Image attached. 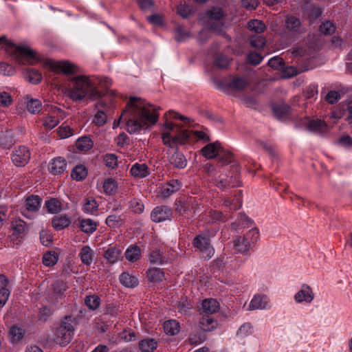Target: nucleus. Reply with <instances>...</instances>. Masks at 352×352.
Instances as JSON below:
<instances>
[{
	"label": "nucleus",
	"instance_id": "f257e3e1",
	"mask_svg": "<svg viewBox=\"0 0 352 352\" xmlns=\"http://www.w3.org/2000/svg\"><path fill=\"white\" fill-rule=\"evenodd\" d=\"M159 109L160 107L140 98L132 96L120 116V120H123L126 122V131L129 133H137L141 129H146L157 122Z\"/></svg>",
	"mask_w": 352,
	"mask_h": 352
},
{
	"label": "nucleus",
	"instance_id": "f03ea898",
	"mask_svg": "<svg viewBox=\"0 0 352 352\" xmlns=\"http://www.w3.org/2000/svg\"><path fill=\"white\" fill-rule=\"evenodd\" d=\"M71 81L73 87L69 95L74 100H82L85 98L96 100L102 96V93L96 87V79L81 75L73 77Z\"/></svg>",
	"mask_w": 352,
	"mask_h": 352
},
{
	"label": "nucleus",
	"instance_id": "7ed1b4c3",
	"mask_svg": "<svg viewBox=\"0 0 352 352\" xmlns=\"http://www.w3.org/2000/svg\"><path fill=\"white\" fill-rule=\"evenodd\" d=\"M0 47L5 48L19 65H34L39 60L36 51L28 45H15L8 41L5 36L0 38Z\"/></svg>",
	"mask_w": 352,
	"mask_h": 352
},
{
	"label": "nucleus",
	"instance_id": "20e7f679",
	"mask_svg": "<svg viewBox=\"0 0 352 352\" xmlns=\"http://www.w3.org/2000/svg\"><path fill=\"white\" fill-rule=\"evenodd\" d=\"M74 322L75 318L72 316H67L64 318L54 333V340L56 344L64 346L71 342L74 335Z\"/></svg>",
	"mask_w": 352,
	"mask_h": 352
},
{
	"label": "nucleus",
	"instance_id": "39448f33",
	"mask_svg": "<svg viewBox=\"0 0 352 352\" xmlns=\"http://www.w3.org/2000/svg\"><path fill=\"white\" fill-rule=\"evenodd\" d=\"M259 236L258 230L252 228L245 234L236 236L233 241V244L238 252L245 253L256 245Z\"/></svg>",
	"mask_w": 352,
	"mask_h": 352
},
{
	"label": "nucleus",
	"instance_id": "423d86ee",
	"mask_svg": "<svg viewBox=\"0 0 352 352\" xmlns=\"http://www.w3.org/2000/svg\"><path fill=\"white\" fill-rule=\"evenodd\" d=\"M206 15L208 18V24L210 26V30L216 34L226 35L223 32L224 14L222 9L218 7H214L207 11Z\"/></svg>",
	"mask_w": 352,
	"mask_h": 352
},
{
	"label": "nucleus",
	"instance_id": "0eeeda50",
	"mask_svg": "<svg viewBox=\"0 0 352 352\" xmlns=\"http://www.w3.org/2000/svg\"><path fill=\"white\" fill-rule=\"evenodd\" d=\"M214 184L221 189H226L229 187H238L241 185L240 181V170L237 165L232 166V175H220L216 178L214 182Z\"/></svg>",
	"mask_w": 352,
	"mask_h": 352
},
{
	"label": "nucleus",
	"instance_id": "6e6552de",
	"mask_svg": "<svg viewBox=\"0 0 352 352\" xmlns=\"http://www.w3.org/2000/svg\"><path fill=\"white\" fill-rule=\"evenodd\" d=\"M193 245L201 252V256L204 259L209 260L213 256L214 249L210 245L209 238L205 235L200 234L195 237Z\"/></svg>",
	"mask_w": 352,
	"mask_h": 352
},
{
	"label": "nucleus",
	"instance_id": "1a4fd4ad",
	"mask_svg": "<svg viewBox=\"0 0 352 352\" xmlns=\"http://www.w3.org/2000/svg\"><path fill=\"white\" fill-rule=\"evenodd\" d=\"M191 134V131L183 130L177 135L172 137L170 133L165 132L162 134L163 143L169 147H172V146H174L177 144H183L189 139Z\"/></svg>",
	"mask_w": 352,
	"mask_h": 352
},
{
	"label": "nucleus",
	"instance_id": "9d476101",
	"mask_svg": "<svg viewBox=\"0 0 352 352\" xmlns=\"http://www.w3.org/2000/svg\"><path fill=\"white\" fill-rule=\"evenodd\" d=\"M302 32L300 19L293 16H287L285 20L283 34L285 36H294Z\"/></svg>",
	"mask_w": 352,
	"mask_h": 352
},
{
	"label": "nucleus",
	"instance_id": "9b49d317",
	"mask_svg": "<svg viewBox=\"0 0 352 352\" xmlns=\"http://www.w3.org/2000/svg\"><path fill=\"white\" fill-rule=\"evenodd\" d=\"M30 158V153L28 148L24 146L15 148L12 151V161L16 166H24L28 164Z\"/></svg>",
	"mask_w": 352,
	"mask_h": 352
},
{
	"label": "nucleus",
	"instance_id": "f8f14e48",
	"mask_svg": "<svg viewBox=\"0 0 352 352\" xmlns=\"http://www.w3.org/2000/svg\"><path fill=\"white\" fill-rule=\"evenodd\" d=\"M65 113L59 108L52 109L51 114L43 118V126L47 129H52L56 127L60 120L64 119Z\"/></svg>",
	"mask_w": 352,
	"mask_h": 352
},
{
	"label": "nucleus",
	"instance_id": "ddd939ff",
	"mask_svg": "<svg viewBox=\"0 0 352 352\" xmlns=\"http://www.w3.org/2000/svg\"><path fill=\"white\" fill-rule=\"evenodd\" d=\"M168 160L174 167L177 168H184L187 165V160L183 153L175 149L174 146L170 147L167 151Z\"/></svg>",
	"mask_w": 352,
	"mask_h": 352
},
{
	"label": "nucleus",
	"instance_id": "4468645a",
	"mask_svg": "<svg viewBox=\"0 0 352 352\" xmlns=\"http://www.w3.org/2000/svg\"><path fill=\"white\" fill-rule=\"evenodd\" d=\"M173 217L172 209L166 206L155 207L151 213V218L154 222L160 223L170 220Z\"/></svg>",
	"mask_w": 352,
	"mask_h": 352
},
{
	"label": "nucleus",
	"instance_id": "2eb2a0df",
	"mask_svg": "<svg viewBox=\"0 0 352 352\" xmlns=\"http://www.w3.org/2000/svg\"><path fill=\"white\" fill-rule=\"evenodd\" d=\"M50 66L52 69L60 71L66 75H71L77 72V66L67 60L52 62Z\"/></svg>",
	"mask_w": 352,
	"mask_h": 352
},
{
	"label": "nucleus",
	"instance_id": "dca6fc26",
	"mask_svg": "<svg viewBox=\"0 0 352 352\" xmlns=\"http://www.w3.org/2000/svg\"><path fill=\"white\" fill-rule=\"evenodd\" d=\"M314 298L312 289L306 284L301 286L300 289L294 295V300L297 303H310Z\"/></svg>",
	"mask_w": 352,
	"mask_h": 352
},
{
	"label": "nucleus",
	"instance_id": "f3484780",
	"mask_svg": "<svg viewBox=\"0 0 352 352\" xmlns=\"http://www.w3.org/2000/svg\"><path fill=\"white\" fill-rule=\"evenodd\" d=\"M222 146L221 143L218 141H216L212 143L208 144L205 146H204L201 151L206 158L207 159H213L216 157H218L221 151H222Z\"/></svg>",
	"mask_w": 352,
	"mask_h": 352
},
{
	"label": "nucleus",
	"instance_id": "a211bd4d",
	"mask_svg": "<svg viewBox=\"0 0 352 352\" xmlns=\"http://www.w3.org/2000/svg\"><path fill=\"white\" fill-rule=\"evenodd\" d=\"M182 187V184L177 179H171L162 186L160 194L162 197L166 198L178 191Z\"/></svg>",
	"mask_w": 352,
	"mask_h": 352
},
{
	"label": "nucleus",
	"instance_id": "6ab92c4d",
	"mask_svg": "<svg viewBox=\"0 0 352 352\" xmlns=\"http://www.w3.org/2000/svg\"><path fill=\"white\" fill-rule=\"evenodd\" d=\"M9 280L3 274H0V307H3L7 302L10 295L8 288Z\"/></svg>",
	"mask_w": 352,
	"mask_h": 352
},
{
	"label": "nucleus",
	"instance_id": "aec40b11",
	"mask_svg": "<svg viewBox=\"0 0 352 352\" xmlns=\"http://www.w3.org/2000/svg\"><path fill=\"white\" fill-rule=\"evenodd\" d=\"M219 309V303L213 298L205 299L201 303V314L204 315H212L217 313Z\"/></svg>",
	"mask_w": 352,
	"mask_h": 352
},
{
	"label": "nucleus",
	"instance_id": "412c9836",
	"mask_svg": "<svg viewBox=\"0 0 352 352\" xmlns=\"http://www.w3.org/2000/svg\"><path fill=\"white\" fill-rule=\"evenodd\" d=\"M269 299L267 296L257 294L254 296L249 305V309H263L267 307Z\"/></svg>",
	"mask_w": 352,
	"mask_h": 352
},
{
	"label": "nucleus",
	"instance_id": "4be33fe9",
	"mask_svg": "<svg viewBox=\"0 0 352 352\" xmlns=\"http://www.w3.org/2000/svg\"><path fill=\"white\" fill-rule=\"evenodd\" d=\"M67 167L66 160L60 157L53 160L50 164V173L53 175H60L64 173Z\"/></svg>",
	"mask_w": 352,
	"mask_h": 352
},
{
	"label": "nucleus",
	"instance_id": "5701e85b",
	"mask_svg": "<svg viewBox=\"0 0 352 352\" xmlns=\"http://www.w3.org/2000/svg\"><path fill=\"white\" fill-rule=\"evenodd\" d=\"M199 327L205 331H212L217 327V321L211 315H204L199 320Z\"/></svg>",
	"mask_w": 352,
	"mask_h": 352
},
{
	"label": "nucleus",
	"instance_id": "b1692460",
	"mask_svg": "<svg viewBox=\"0 0 352 352\" xmlns=\"http://www.w3.org/2000/svg\"><path fill=\"white\" fill-rule=\"evenodd\" d=\"M307 129L313 133L320 134L327 131V125L321 120H312L309 122Z\"/></svg>",
	"mask_w": 352,
	"mask_h": 352
},
{
	"label": "nucleus",
	"instance_id": "393cba45",
	"mask_svg": "<svg viewBox=\"0 0 352 352\" xmlns=\"http://www.w3.org/2000/svg\"><path fill=\"white\" fill-rule=\"evenodd\" d=\"M52 223L54 229L60 230L68 227L71 223V221L66 214H63L55 216L52 219Z\"/></svg>",
	"mask_w": 352,
	"mask_h": 352
},
{
	"label": "nucleus",
	"instance_id": "a878e982",
	"mask_svg": "<svg viewBox=\"0 0 352 352\" xmlns=\"http://www.w3.org/2000/svg\"><path fill=\"white\" fill-rule=\"evenodd\" d=\"M79 256L83 264L89 265L94 260V252L89 246L85 245L81 248Z\"/></svg>",
	"mask_w": 352,
	"mask_h": 352
},
{
	"label": "nucleus",
	"instance_id": "bb28decb",
	"mask_svg": "<svg viewBox=\"0 0 352 352\" xmlns=\"http://www.w3.org/2000/svg\"><path fill=\"white\" fill-rule=\"evenodd\" d=\"M241 195L242 191L239 190L235 195L233 200H231L230 198L224 199L223 205L228 208L230 210H236L239 209L242 206Z\"/></svg>",
	"mask_w": 352,
	"mask_h": 352
},
{
	"label": "nucleus",
	"instance_id": "cd10ccee",
	"mask_svg": "<svg viewBox=\"0 0 352 352\" xmlns=\"http://www.w3.org/2000/svg\"><path fill=\"white\" fill-rule=\"evenodd\" d=\"M131 175L137 177H145L149 175L148 167L145 164H134L130 170Z\"/></svg>",
	"mask_w": 352,
	"mask_h": 352
},
{
	"label": "nucleus",
	"instance_id": "c85d7f7f",
	"mask_svg": "<svg viewBox=\"0 0 352 352\" xmlns=\"http://www.w3.org/2000/svg\"><path fill=\"white\" fill-rule=\"evenodd\" d=\"M45 206L48 212L52 214H57L63 209L61 201L56 198H50L45 201Z\"/></svg>",
	"mask_w": 352,
	"mask_h": 352
},
{
	"label": "nucleus",
	"instance_id": "c756f323",
	"mask_svg": "<svg viewBox=\"0 0 352 352\" xmlns=\"http://www.w3.org/2000/svg\"><path fill=\"white\" fill-rule=\"evenodd\" d=\"M120 283L126 287L133 288L138 285V278L127 272H123L119 278Z\"/></svg>",
	"mask_w": 352,
	"mask_h": 352
},
{
	"label": "nucleus",
	"instance_id": "7c9ffc66",
	"mask_svg": "<svg viewBox=\"0 0 352 352\" xmlns=\"http://www.w3.org/2000/svg\"><path fill=\"white\" fill-rule=\"evenodd\" d=\"M28 111L32 114L38 113L41 110V102L38 99H34L27 96L25 98Z\"/></svg>",
	"mask_w": 352,
	"mask_h": 352
},
{
	"label": "nucleus",
	"instance_id": "2f4dec72",
	"mask_svg": "<svg viewBox=\"0 0 352 352\" xmlns=\"http://www.w3.org/2000/svg\"><path fill=\"white\" fill-rule=\"evenodd\" d=\"M249 85L245 78L235 77L228 83V87L234 90H243Z\"/></svg>",
	"mask_w": 352,
	"mask_h": 352
},
{
	"label": "nucleus",
	"instance_id": "473e14b6",
	"mask_svg": "<svg viewBox=\"0 0 352 352\" xmlns=\"http://www.w3.org/2000/svg\"><path fill=\"white\" fill-rule=\"evenodd\" d=\"M121 256V250L116 247L108 248L104 253V258L111 264L116 263Z\"/></svg>",
	"mask_w": 352,
	"mask_h": 352
},
{
	"label": "nucleus",
	"instance_id": "72a5a7b5",
	"mask_svg": "<svg viewBox=\"0 0 352 352\" xmlns=\"http://www.w3.org/2000/svg\"><path fill=\"white\" fill-rule=\"evenodd\" d=\"M157 346V342L153 338H146L139 342V348L142 352H153Z\"/></svg>",
	"mask_w": 352,
	"mask_h": 352
},
{
	"label": "nucleus",
	"instance_id": "f704fd0d",
	"mask_svg": "<svg viewBox=\"0 0 352 352\" xmlns=\"http://www.w3.org/2000/svg\"><path fill=\"white\" fill-rule=\"evenodd\" d=\"M41 199L37 195L28 197L25 200V207L28 211L36 212L38 210Z\"/></svg>",
	"mask_w": 352,
	"mask_h": 352
},
{
	"label": "nucleus",
	"instance_id": "c9c22d12",
	"mask_svg": "<svg viewBox=\"0 0 352 352\" xmlns=\"http://www.w3.org/2000/svg\"><path fill=\"white\" fill-rule=\"evenodd\" d=\"M14 144L13 133L6 131L0 135V144L3 148H10Z\"/></svg>",
	"mask_w": 352,
	"mask_h": 352
},
{
	"label": "nucleus",
	"instance_id": "e433bc0d",
	"mask_svg": "<svg viewBox=\"0 0 352 352\" xmlns=\"http://www.w3.org/2000/svg\"><path fill=\"white\" fill-rule=\"evenodd\" d=\"M98 224L91 219H82L80 221V230L87 234L93 233L97 228Z\"/></svg>",
	"mask_w": 352,
	"mask_h": 352
},
{
	"label": "nucleus",
	"instance_id": "4c0bfd02",
	"mask_svg": "<svg viewBox=\"0 0 352 352\" xmlns=\"http://www.w3.org/2000/svg\"><path fill=\"white\" fill-rule=\"evenodd\" d=\"M163 327L164 332L171 336L177 334L179 331V324L175 320L166 321Z\"/></svg>",
	"mask_w": 352,
	"mask_h": 352
},
{
	"label": "nucleus",
	"instance_id": "58836bf2",
	"mask_svg": "<svg viewBox=\"0 0 352 352\" xmlns=\"http://www.w3.org/2000/svg\"><path fill=\"white\" fill-rule=\"evenodd\" d=\"M76 147L81 151H87L93 147V141L87 136L78 138L76 142Z\"/></svg>",
	"mask_w": 352,
	"mask_h": 352
},
{
	"label": "nucleus",
	"instance_id": "ea45409f",
	"mask_svg": "<svg viewBox=\"0 0 352 352\" xmlns=\"http://www.w3.org/2000/svg\"><path fill=\"white\" fill-rule=\"evenodd\" d=\"M98 205L93 197L85 199L82 206V210L85 213L92 214L98 210Z\"/></svg>",
	"mask_w": 352,
	"mask_h": 352
},
{
	"label": "nucleus",
	"instance_id": "a19ab883",
	"mask_svg": "<svg viewBox=\"0 0 352 352\" xmlns=\"http://www.w3.org/2000/svg\"><path fill=\"white\" fill-rule=\"evenodd\" d=\"M140 249L138 246H130L125 252V257L130 262H135L140 258Z\"/></svg>",
	"mask_w": 352,
	"mask_h": 352
},
{
	"label": "nucleus",
	"instance_id": "79ce46f5",
	"mask_svg": "<svg viewBox=\"0 0 352 352\" xmlns=\"http://www.w3.org/2000/svg\"><path fill=\"white\" fill-rule=\"evenodd\" d=\"M147 278L151 282H160L164 278V272L159 268L149 269L147 272Z\"/></svg>",
	"mask_w": 352,
	"mask_h": 352
},
{
	"label": "nucleus",
	"instance_id": "37998d69",
	"mask_svg": "<svg viewBox=\"0 0 352 352\" xmlns=\"http://www.w3.org/2000/svg\"><path fill=\"white\" fill-rule=\"evenodd\" d=\"M274 113L278 118H284L290 112V107L286 104H280L273 107Z\"/></svg>",
	"mask_w": 352,
	"mask_h": 352
},
{
	"label": "nucleus",
	"instance_id": "c03bdc74",
	"mask_svg": "<svg viewBox=\"0 0 352 352\" xmlns=\"http://www.w3.org/2000/svg\"><path fill=\"white\" fill-rule=\"evenodd\" d=\"M72 177L77 181L83 180L87 175V170L82 165L76 166L72 172Z\"/></svg>",
	"mask_w": 352,
	"mask_h": 352
},
{
	"label": "nucleus",
	"instance_id": "a18cd8bd",
	"mask_svg": "<svg viewBox=\"0 0 352 352\" xmlns=\"http://www.w3.org/2000/svg\"><path fill=\"white\" fill-rule=\"evenodd\" d=\"M252 223L253 221L248 216H246L245 214H240L238 217L237 222L233 223L232 226L235 229H237L238 226L245 228L251 227Z\"/></svg>",
	"mask_w": 352,
	"mask_h": 352
},
{
	"label": "nucleus",
	"instance_id": "49530a36",
	"mask_svg": "<svg viewBox=\"0 0 352 352\" xmlns=\"http://www.w3.org/2000/svg\"><path fill=\"white\" fill-rule=\"evenodd\" d=\"M58 261V255L54 252L48 251L43 256V263L47 267L54 266Z\"/></svg>",
	"mask_w": 352,
	"mask_h": 352
},
{
	"label": "nucleus",
	"instance_id": "de8ad7c7",
	"mask_svg": "<svg viewBox=\"0 0 352 352\" xmlns=\"http://www.w3.org/2000/svg\"><path fill=\"white\" fill-rule=\"evenodd\" d=\"M102 188L104 193L107 195H113L117 191L116 182L111 178L107 179L104 181Z\"/></svg>",
	"mask_w": 352,
	"mask_h": 352
},
{
	"label": "nucleus",
	"instance_id": "09e8293b",
	"mask_svg": "<svg viewBox=\"0 0 352 352\" xmlns=\"http://www.w3.org/2000/svg\"><path fill=\"white\" fill-rule=\"evenodd\" d=\"M25 78L29 82L33 84H36L41 81L42 76L41 74L36 69H28L25 75Z\"/></svg>",
	"mask_w": 352,
	"mask_h": 352
},
{
	"label": "nucleus",
	"instance_id": "8fccbe9b",
	"mask_svg": "<svg viewBox=\"0 0 352 352\" xmlns=\"http://www.w3.org/2000/svg\"><path fill=\"white\" fill-rule=\"evenodd\" d=\"M67 289L66 285L63 281L56 280L52 284V294L56 298H61L63 292Z\"/></svg>",
	"mask_w": 352,
	"mask_h": 352
},
{
	"label": "nucleus",
	"instance_id": "3c124183",
	"mask_svg": "<svg viewBox=\"0 0 352 352\" xmlns=\"http://www.w3.org/2000/svg\"><path fill=\"white\" fill-rule=\"evenodd\" d=\"M248 27L250 30L258 34L263 32L265 29V25L261 21L257 19L249 21Z\"/></svg>",
	"mask_w": 352,
	"mask_h": 352
},
{
	"label": "nucleus",
	"instance_id": "603ef678",
	"mask_svg": "<svg viewBox=\"0 0 352 352\" xmlns=\"http://www.w3.org/2000/svg\"><path fill=\"white\" fill-rule=\"evenodd\" d=\"M106 224L109 228H118L122 223V219L120 215L110 214L106 219Z\"/></svg>",
	"mask_w": 352,
	"mask_h": 352
},
{
	"label": "nucleus",
	"instance_id": "864d4df0",
	"mask_svg": "<svg viewBox=\"0 0 352 352\" xmlns=\"http://www.w3.org/2000/svg\"><path fill=\"white\" fill-rule=\"evenodd\" d=\"M253 333V327L249 322L242 324L236 332V336L241 338H244Z\"/></svg>",
	"mask_w": 352,
	"mask_h": 352
},
{
	"label": "nucleus",
	"instance_id": "5fc2aeb1",
	"mask_svg": "<svg viewBox=\"0 0 352 352\" xmlns=\"http://www.w3.org/2000/svg\"><path fill=\"white\" fill-rule=\"evenodd\" d=\"M12 228L15 234H23L26 231V223L22 219H16L12 222Z\"/></svg>",
	"mask_w": 352,
	"mask_h": 352
},
{
	"label": "nucleus",
	"instance_id": "6e6d98bb",
	"mask_svg": "<svg viewBox=\"0 0 352 352\" xmlns=\"http://www.w3.org/2000/svg\"><path fill=\"white\" fill-rule=\"evenodd\" d=\"M85 302L90 309L95 310L99 307L100 300L97 296L92 295L87 296L85 299Z\"/></svg>",
	"mask_w": 352,
	"mask_h": 352
},
{
	"label": "nucleus",
	"instance_id": "4d7b16f0",
	"mask_svg": "<svg viewBox=\"0 0 352 352\" xmlns=\"http://www.w3.org/2000/svg\"><path fill=\"white\" fill-rule=\"evenodd\" d=\"M218 160L223 165L228 164L232 163L233 160L232 153L230 151H226L222 148L220 153L218 155Z\"/></svg>",
	"mask_w": 352,
	"mask_h": 352
},
{
	"label": "nucleus",
	"instance_id": "13d9d810",
	"mask_svg": "<svg viewBox=\"0 0 352 352\" xmlns=\"http://www.w3.org/2000/svg\"><path fill=\"white\" fill-rule=\"evenodd\" d=\"M149 261L155 265H162L165 263L164 258L159 250H154L151 252Z\"/></svg>",
	"mask_w": 352,
	"mask_h": 352
},
{
	"label": "nucleus",
	"instance_id": "bf43d9fd",
	"mask_svg": "<svg viewBox=\"0 0 352 352\" xmlns=\"http://www.w3.org/2000/svg\"><path fill=\"white\" fill-rule=\"evenodd\" d=\"M336 30L335 25L330 21L323 22L320 26V31L324 35H330Z\"/></svg>",
	"mask_w": 352,
	"mask_h": 352
},
{
	"label": "nucleus",
	"instance_id": "052dcab7",
	"mask_svg": "<svg viewBox=\"0 0 352 352\" xmlns=\"http://www.w3.org/2000/svg\"><path fill=\"white\" fill-rule=\"evenodd\" d=\"M10 335L12 341H17L23 338L24 331L20 327L13 326L10 330Z\"/></svg>",
	"mask_w": 352,
	"mask_h": 352
},
{
	"label": "nucleus",
	"instance_id": "680f3d73",
	"mask_svg": "<svg viewBox=\"0 0 352 352\" xmlns=\"http://www.w3.org/2000/svg\"><path fill=\"white\" fill-rule=\"evenodd\" d=\"M93 122L98 126L104 125L107 122V114L104 111L98 110L94 116Z\"/></svg>",
	"mask_w": 352,
	"mask_h": 352
},
{
	"label": "nucleus",
	"instance_id": "e2e57ef3",
	"mask_svg": "<svg viewBox=\"0 0 352 352\" xmlns=\"http://www.w3.org/2000/svg\"><path fill=\"white\" fill-rule=\"evenodd\" d=\"M130 208L135 213H142L144 210V204L139 199L134 198L130 201Z\"/></svg>",
	"mask_w": 352,
	"mask_h": 352
},
{
	"label": "nucleus",
	"instance_id": "0e129e2a",
	"mask_svg": "<svg viewBox=\"0 0 352 352\" xmlns=\"http://www.w3.org/2000/svg\"><path fill=\"white\" fill-rule=\"evenodd\" d=\"M105 165L111 168H114L118 166V159L114 154L109 153L104 156Z\"/></svg>",
	"mask_w": 352,
	"mask_h": 352
},
{
	"label": "nucleus",
	"instance_id": "69168bd1",
	"mask_svg": "<svg viewBox=\"0 0 352 352\" xmlns=\"http://www.w3.org/2000/svg\"><path fill=\"white\" fill-rule=\"evenodd\" d=\"M268 65L274 69H280L283 67V60L279 56H274L268 61Z\"/></svg>",
	"mask_w": 352,
	"mask_h": 352
},
{
	"label": "nucleus",
	"instance_id": "338daca9",
	"mask_svg": "<svg viewBox=\"0 0 352 352\" xmlns=\"http://www.w3.org/2000/svg\"><path fill=\"white\" fill-rule=\"evenodd\" d=\"M0 74L4 76H12L15 74V69L8 63H0Z\"/></svg>",
	"mask_w": 352,
	"mask_h": 352
},
{
	"label": "nucleus",
	"instance_id": "774afa93",
	"mask_svg": "<svg viewBox=\"0 0 352 352\" xmlns=\"http://www.w3.org/2000/svg\"><path fill=\"white\" fill-rule=\"evenodd\" d=\"M248 61L253 65H258L263 60V56L257 52H250L247 56Z\"/></svg>",
	"mask_w": 352,
	"mask_h": 352
}]
</instances>
